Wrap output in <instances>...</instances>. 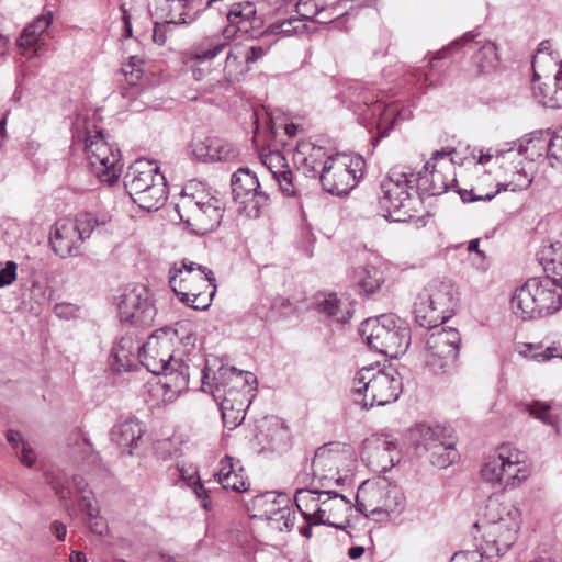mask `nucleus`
Returning <instances> with one entry per match:
<instances>
[{"label": "nucleus", "instance_id": "49", "mask_svg": "<svg viewBox=\"0 0 562 562\" xmlns=\"http://www.w3.org/2000/svg\"><path fill=\"white\" fill-rule=\"evenodd\" d=\"M526 411L539 419L546 425L557 427L558 426V416L552 413V407L549 403L541 401H533L529 404H526Z\"/></svg>", "mask_w": 562, "mask_h": 562}, {"label": "nucleus", "instance_id": "15", "mask_svg": "<svg viewBox=\"0 0 562 562\" xmlns=\"http://www.w3.org/2000/svg\"><path fill=\"white\" fill-rule=\"evenodd\" d=\"M461 336L453 327H440L426 338L422 352L424 366L434 374H445L457 366Z\"/></svg>", "mask_w": 562, "mask_h": 562}, {"label": "nucleus", "instance_id": "13", "mask_svg": "<svg viewBox=\"0 0 562 562\" xmlns=\"http://www.w3.org/2000/svg\"><path fill=\"white\" fill-rule=\"evenodd\" d=\"M417 186L416 175L393 168L380 183L378 207L386 220L406 222L411 218V191Z\"/></svg>", "mask_w": 562, "mask_h": 562}, {"label": "nucleus", "instance_id": "48", "mask_svg": "<svg viewBox=\"0 0 562 562\" xmlns=\"http://www.w3.org/2000/svg\"><path fill=\"white\" fill-rule=\"evenodd\" d=\"M328 10L329 9L319 7L315 0H299L296 3L297 18L302 19L303 22L310 20L325 24L327 20L322 19L321 15Z\"/></svg>", "mask_w": 562, "mask_h": 562}, {"label": "nucleus", "instance_id": "35", "mask_svg": "<svg viewBox=\"0 0 562 562\" xmlns=\"http://www.w3.org/2000/svg\"><path fill=\"white\" fill-rule=\"evenodd\" d=\"M449 429L441 425H430L427 423L417 424L411 429V439L415 442L417 448L429 450L431 448L439 447L441 440L449 437Z\"/></svg>", "mask_w": 562, "mask_h": 562}, {"label": "nucleus", "instance_id": "22", "mask_svg": "<svg viewBox=\"0 0 562 562\" xmlns=\"http://www.w3.org/2000/svg\"><path fill=\"white\" fill-rule=\"evenodd\" d=\"M323 501L316 508L314 525H326L345 530L350 526L347 515L351 512V502L342 494L323 490Z\"/></svg>", "mask_w": 562, "mask_h": 562}, {"label": "nucleus", "instance_id": "61", "mask_svg": "<svg viewBox=\"0 0 562 562\" xmlns=\"http://www.w3.org/2000/svg\"><path fill=\"white\" fill-rule=\"evenodd\" d=\"M180 473H181V477L183 480H187L189 484L194 485L193 490H194V493L198 495V497H202L206 493L203 484L200 482V477L195 470L192 471V473L189 474L188 476H186V473L183 472V470H180Z\"/></svg>", "mask_w": 562, "mask_h": 562}, {"label": "nucleus", "instance_id": "14", "mask_svg": "<svg viewBox=\"0 0 562 562\" xmlns=\"http://www.w3.org/2000/svg\"><path fill=\"white\" fill-rule=\"evenodd\" d=\"M176 211L181 222L196 235L213 232L224 214L223 203L203 191L183 192L176 204Z\"/></svg>", "mask_w": 562, "mask_h": 562}, {"label": "nucleus", "instance_id": "39", "mask_svg": "<svg viewBox=\"0 0 562 562\" xmlns=\"http://www.w3.org/2000/svg\"><path fill=\"white\" fill-rule=\"evenodd\" d=\"M323 497V490L300 488L296 491L295 504L307 522L314 524L316 508L319 507L318 504H322Z\"/></svg>", "mask_w": 562, "mask_h": 562}, {"label": "nucleus", "instance_id": "26", "mask_svg": "<svg viewBox=\"0 0 562 562\" xmlns=\"http://www.w3.org/2000/svg\"><path fill=\"white\" fill-rule=\"evenodd\" d=\"M341 462V456L335 443H326L319 447L312 460V473L314 477L321 481L334 480L336 483L340 481L338 469Z\"/></svg>", "mask_w": 562, "mask_h": 562}, {"label": "nucleus", "instance_id": "7", "mask_svg": "<svg viewBox=\"0 0 562 562\" xmlns=\"http://www.w3.org/2000/svg\"><path fill=\"white\" fill-rule=\"evenodd\" d=\"M124 187L132 200L143 210L157 211L167 200V184L159 167L139 159L132 164L124 176Z\"/></svg>", "mask_w": 562, "mask_h": 562}, {"label": "nucleus", "instance_id": "12", "mask_svg": "<svg viewBox=\"0 0 562 562\" xmlns=\"http://www.w3.org/2000/svg\"><path fill=\"white\" fill-rule=\"evenodd\" d=\"M405 495L400 486L385 477L364 481L356 495V509L368 516L398 517L405 508Z\"/></svg>", "mask_w": 562, "mask_h": 562}, {"label": "nucleus", "instance_id": "51", "mask_svg": "<svg viewBox=\"0 0 562 562\" xmlns=\"http://www.w3.org/2000/svg\"><path fill=\"white\" fill-rule=\"evenodd\" d=\"M240 154L239 148L231 140L216 136L214 162H232L235 161Z\"/></svg>", "mask_w": 562, "mask_h": 562}, {"label": "nucleus", "instance_id": "1", "mask_svg": "<svg viewBox=\"0 0 562 562\" xmlns=\"http://www.w3.org/2000/svg\"><path fill=\"white\" fill-rule=\"evenodd\" d=\"M256 381L251 372L237 370L215 357L206 359L201 389L218 403L226 428L233 430L244 420L246 402Z\"/></svg>", "mask_w": 562, "mask_h": 562}, {"label": "nucleus", "instance_id": "44", "mask_svg": "<svg viewBox=\"0 0 562 562\" xmlns=\"http://www.w3.org/2000/svg\"><path fill=\"white\" fill-rule=\"evenodd\" d=\"M321 313L331 317L340 324L347 323L351 317V311L346 302H341L335 293H330L318 303Z\"/></svg>", "mask_w": 562, "mask_h": 562}, {"label": "nucleus", "instance_id": "28", "mask_svg": "<svg viewBox=\"0 0 562 562\" xmlns=\"http://www.w3.org/2000/svg\"><path fill=\"white\" fill-rule=\"evenodd\" d=\"M263 166L271 172L280 190L288 196L296 195V184L293 173L286 164L285 157L278 150L260 155Z\"/></svg>", "mask_w": 562, "mask_h": 562}, {"label": "nucleus", "instance_id": "29", "mask_svg": "<svg viewBox=\"0 0 562 562\" xmlns=\"http://www.w3.org/2000/svg\"><path fill=\"white\" fill-rule=\"evenodd\" d=\"M423 300L429 301L448 318L453 315L456 301L453 285L449 280L434 279L420 292Z\"/></svg>", "mask_w": 562, "mask_h": 562}, {"label": "nucleus", "instance_id": "41", "mask_svg": "<svg viewBox=\"0 0 562 562\" xmlns=\"http://www.w3.org/2000/svg\"><path fill=\"white\" fill-rule=\"evenodd\" d=\"M355 283L367 294L375 292L384 282L383 272L374 266L359 267L353 272Z\"/></svg>", "mask_w": 562, "mask_h": 562}, {"label": "nucleus", "instance_id": "42", "mask_svg": "<svg viewBox=\"0 0 562 562\" xmlns=\"http://www.w3.org/2000/svg\"><path fill=\"white\" fill-rule=\"evenodd\" d=\"M366 109L361 113L363 123H376V127L381 130L384 124L390 120H394L396 109L392 105L385 104L382 101H372L368 103L364 101Z\"/></svg>", "mask_w": 562, "mask_h": 562}, {"label": "nucleus", "instance_id": "20", "mask_svg": "<svg viewBox=\"0 0 562 562\" xmlns=\"http://www.w3.org/2000/svg\"><path fill=\"white\" fill-rule=\"evenodd\" d=\"M231 182L234 199L244 205L249 216L259 217L269 205V195L261 190L256 173L239 168Z\"/></svg>", "mask_w": 562, "mask_h": 562}, {"label": "nucleus", "instance_id": "25", "mask_svg": "<svg viewBox=\"0 0 562 562\" xmlns=\"http://www.w3.org/2000/svg\"><path fill=\"white\" fill-rule=\"evenodd\" d=\"M288 503L289 499L285 494L267 492L258 495L252 501V506L258 512L255 516L276 521L284 519V526L289 528V517L291 512Z\"/></svg>", "mask_w": 562, "mask_h": 562}, {"label": "nucleus", "instance_id": "37", "mask_svg": "<svg viewBox=\"0 0 562 562\" xmlns=\"http://www.w3.org/2000/svg\"><path fill=\"white\" fill-rule=\"evenodd\" d=\"M374 450V457L379 461L381 471H386L398 462L397 443L389 437H379L368 443L367 449Z\"/></svg>", "mask_w": 562, "mask_h": 562}, {"label": "nucleus", "instance_id": "43", "mask_svg": "<svg viewBox=\"0 0 562 562\" xmlns=\"http://www.w3.org/2000/svg\"><path fill=\"white\" fill-rule=\"evenodd\" d=\"M517 350L522 357L539 363L547 362L552 358L562 359V353L555 345L544 347L542 342H524L518 346Z\"/></svg>", "mask_w": 562, "mask_h": 562}, {"label": "nucleus", "instance_id": "56", "mask_svg": "<svg viewBox=\"0 0 562 562\" xmlns=\"http://www.w3.org/2000/svg\"><path fill=\"white\" fill-rule=\"evenodd\" d=\"M15 452L20 461L27 468H31L35 464L36 453L27 441L22 442V447H20V449Z\"/></svg>", "mask_w": 562, "mask_h": 562}, {"label": "nucleus", "instance_id": "19", "mask_svg": "<svg viewBox=\"0 0 562 562\" xmlns=\"http://www.w3.org/2000/svg\"><path fill=\"white\" fill-rule=\"evenodd\" d=\"M117 308L121 322L135 326L151 325L157 313L149 291L144 285L126 288L121 295Z\"/></svg>", "mask_w": 562, "mask_h": 562}, {"label": "nucleus", "instance_id": "16", "mask_svg": "<svg viewBox=\"0 0 562 562\" xmlns=\"http://www.w3.org/2000/svg\"><path fill=\"white\" fill-rule=\"evenodd\" d=\"M364 160L359 155L336 154L327 158L318 179L327 192L346 195L362 177Z\"/></svg>", "mask_w": 562, "mask_h": 562}, {"label": "nucleus", "instance_id": "64", "mask_svg": "<svg viewBox=\"0 0 562 562\" xmlns=\"http://www.w3.org/2000/svg\"><path fill=\"white\" fill-rule=\"evenodd\" d=\"M50 530L55 535L57 540L64 541L66 539L67 526L64 522L59 520H54L50 525Z\"/></svg>", "mask_w": 562, "mask_h": 562}, {"label": "nucleus", "instance_id": "59", "mask_svg": "<svg viewBox=\"0 0 562 562\" xmlns=\"http://www.w3.org/2000/svg\"><path fill=\"white\" fill-rule=\"evenodd\" d=\"M90 531L94 535L103 536L108 531V525L103 517L98 514L95 518H86Z\"/></svg>", "mask_w": 562, "mask_h": 562}, {"label": "nucleus", "instance_id": "47", "mask_svg": "<svg viewBox=\"0 0 562 562\" xmlns=\"http://www.w3.org/2000/svg\"><path fill=\"white\" fill-rule=\"evenodd\" d=\"M46 481L61 501L70 499L71 490L69 480L63 470L57 469L47 471Z\"/></svg>", "mask_w": 562, "mask_h": 562}, {"label": "nucleus", "instance_id": "58", "mask_svg": "<svg viewBox=\"0 0 562 562\" xmlns=\"http://www.w3.org/2000/svg\"><path fill=\"white\" fill-rule=\"evenodd\" d=\"M268 50H269V47H265L261 45H255V46L249 47L246 50L244 49L245 63L251 64V63L258 61L263 56H266Z\"/></svg>", "mask_w": 562, "mask_h": 562}, {"label": "nucleus", "instance_id": "32", "mask_svg": "<svg viewBox=\"0 0 562 562\" xmlns=\"http://www.w3.org/2000/svg\"><path fill=\"white\" fill-rule=\"evenodd\" d=\"M218 471L215 473L216 481L225 490L235 492H245L249 483L246 480L243 467L238 460L233 457L225 456L220 460Z\"/></svg>", "mask_w": 562, "mask_h": 562}, {"label": "nucleus", "instance_id": "18", "mask_svg": "<svg viewBox=\"0 0 562 562\" xmlns=\"http://www.w3.org/2000/svg\"><path fill=\"white\" fill-rule=\"evenodd\" d=\"M454 149H441L432 153L424 168L427 173L416 176L417 184L429 195H440L456 182L454 166L450 155Z\"/></svg>", "mask_w": 562, "mask_h": 562}, {"label": "nucleus", "instance_id": "27", "mask_svg": "<svg viewBox=\"0 0 562 562\" xmlns=\"http://www.w3.org/2000/svg\"><path fill=\"white\" fill-rule=\"evenodd\" d=\"M552 142L553 133L551 131H536L519 144L516 154L524 156L530 161L539 158L553 159ZM507 154L514 156L515 151L509 149Z\"/></svg>", "mask_w": 562, "mask_h": 562}, {"label": "nucleus", "instance_id": "4", "mask_svg": "<svg viewBox=\"0 0 562 562\" xmlns=\"http://www.w3.org/2000/svg\"><path fill=\"white\" fill-rule=\"evenodd\" d=\"M521 512L510 501L490 499L484 514L481 562L504 555L516 542Z\"/></svg>", "mask_w": 562, "mask_h": 562}, {"label": "nucleus", "instance_id": "8", "mask_svg": "<svg viewBox=\"0 0 562 562\" xmlns=\"http://www.w3.org/2000/svg\"><path fill=\"white\" fill-rule=\"evenodd\" d=\"M359 334L371 349L391 358L403 355L411 344V329L394 314L367 318Z\"/></svg>", "mask_w": 562, "mask_h": 562}, {"label": "nucleus", "instance_id": "45", "mask_svg": "<svg viewBox=\"0 0 562 562\" xmlns=\"http://www.w3.org/2000/svg\"><path fill=\"white\" fill-rule=\"evenodd\" d=\"M437 445L440 446V448L436 447L427 451L430 453L431 463L438 468L445 469L456 461L458 452L454 448L451 435Z\"/></svg>", "mask_w": 562, "mask_h": 562}, {"label": "nucleus", "instance_id": "46", "mask_svg": "<svg viewBox=\"0 0 562 562\" xmlns=\"http://www.w3.org/2000/svg\"><path fill=\"white\" fill-rule=\"evenodd\" d=\"M216 136L193 138L190 143V154L199 161L214 162Z\"/></svg>", "mask_w": 562, "mask_h": 562}, {"label": "nucleus", "instance_id": "6", "mask_svg": "<svg viewBox=\"0 0 562 562\" xmlns=\"http://www.w3.org/2000/svg\"><path fill=\"white\" fill-rule=\"evenodd\" d=\"M75 130L77 138L82 139L85 144V153L92 173L101 182L114 183L122 172L120 149L106 139L93 120L78 117Z\"/></svg>", "mask_w": 562, "mask_h": 562}, {"label": "nucleus", "instance_id": "50", "mask_svg": "<svg viewBox=\"0 0 562 562\" xmlns=\"http://www.w3.org/2000/svg\"><path fill=\"white\" fill-rule=\"evenodd\" d=\"M273 33L281 36H291L295 34H304L306 32V24L297 16L277 21L271 25Z\"/></svg>", "mask_w": 562, "mask_h": 562}, {"label": "nucleus", "instance_id": "17", "mask_svg": "<svg viewBox=\"0 0 562 562\" xmlns=\"http://www.w3.org/2000/svg\"><path fill=\"white\" fill-rule=\"evenodd\" d=\"M212 270L193 261L175 262L168 272V282L181 303L189 302L190 294L207 290L215 282Z\"/></svg>", "mask_w": 562, "mask_h": 562}, {"label": "nucleus", "instance_id": "52", "mask_svg": "<svg viewBox=\"0 0 562 562\" xmlns=\"http://www.w3.org/2000/svg\"><path fill=\"white\" fill-rule=\"evenodd\" d=\"M215 292L216 284L215 282H212L207 290H200L199 292H194V294H190L189 302L184 304L193 310L204 311L211 305Z\"/></svg>", "mask_w": 562, "mask_h": 562}, {"label": "nucleus", "instance_id": "40", "mask_svg": "<svg viewBox=\"0 0 562 562\" xmlns=\"http://www.w3.org/2000/svg\"><path fill=\"white\" fill-rule=\"evenodd\" d=\"M53 14L50 12L38 15L32 23L23 30L18 44L23 48H32L38 41L42 34L52 24Z\"/></svg>", "mask_w": 562, "mask_h": 562}, {"label": "nucleus", "instance_id": "10", "mask_svg": "<svg viewBox=\"0 0 562 562\" xmlns=\"http://www.w3.org/2000/svg\"><path fill=\"white\" fill-rule=\"evenodd\" d=\"M104 224V218L88 211L79 212L75 217L59 218L50 227L49 246L63 259L77 257L81 254L83 243Z\"/></svg>", "mask_w": 562, "mask_h": 562}, {"label": "nucleus", "instance_id": "53", "mask_svg": "<svg viewBox=\"0 0 562 562\" xmlns=\"http://www.w3.org/2000/svg\"><path fill=\"white\" fill-rule=\"evenodd\" d=\"M142 65L143 59L136 55L131 56L128 61L123 64L122 72L124 74L126 81L130 85H136L142 78Z\"/></svg>", "mask_w": 562, "mask_h": 562}, {"label": "nucleus", "instance_id": "24", "mask_svg": "<svg viewBox=\"0 0 562 562\" xmlns=\"http://www.w3.org/2000/svg\"><path fill=\"white\" fill-rule=\"evenodd\" d=\"M145 429L137 418L127 417L117 420L112 427L110 439L113 443L119 446L123 452L133 456L138 448Z\"/></svg>", "mask_w": 562, "mask_h": 562}, {"label": "nucleus", "instance_id": "38", "mask_svg": "<svg viewBox=\"0 0 562 562\" xmlns=\"http://www.w3.org/2000/svg\"><path fill=\"white\" fill-rule=\"evenodd\" d=\"M538 258L547 276L551 273V277L562 282V243L555 241L543 245L538 254Z\"/></svg>", "mask_w": 562, "mask_h": 562}, {"label": "nucleus", "instance_id": "3", "mask_svg": "<svg viewBox=\"0 0 562 562\" xmlns=\"http://www.w3.org/2000/svg\"><path fill=\"white\" fill-rule=\"evenodd\" d=\"M226 18L228 25L222 34L205 36L181 54L182 63L191 71L194 80H202L212 72L203 65L222 54L235 33L246 34L262 25V19L257 14L255 3L250 1L232 4Z\"/></svg>", "mask_w": 562, "mask_h": 562}, {"label": "nucleus", "instance_id": "31", "mask_svg": "<svg viewBox=\"0 0 562 562\" xmlns=\"http://www.w3.org/2000/svg\"><path fill=\"white\" fill-rule=\"evenodd\" d=\"M462 46L467 52H473V63L476 65L479 72H490L497 67L498 55L496 46L492 42H473V36L470 34L464 35L460 41H457L452 46Z\"/></svg>", "mask_w": 562, "mask_h": 562}, {"label": "nucleus", "instance_id": "30", "mask_svg": "<svg viewBox=\"0 0 562 562\" xmlns=\"http://www.w3.org/2000/svg\"><path fill=\"white\" fill-rule=\"evenodd\" d=\"M140 345L132 336L121 337L112 347L110 364L115 372H127L133 370L139 361Z\"/></svg>", "mask_w": 562, "mask_h": 562}, {"label": "nucleus", "instance_id": "5", "mask_svg": "<svg viewBox=\"0 0 562 562\" xmlns=\"http://www.w3.org/2000/svg\"><path fill=\"white\" fill-rule=\"evenodd\" d=\"M561 307L562 282L550 276L527 280L510 299L513 313L522 319L546 317Z\"/></svg>", "mask_w": 562, "mask_h": 562}, {"label": "nucleus", "instance_id": "11", "mask_svg": "<svg viewBox=\"0 0 562 562\" xmlns=\"http://www.w3.org/2000/svg\"><path fill=\"white\" fill-rule=\"evenodd\" d=\"M529 475L524 452L509 443H503L488 453L481 467L482 480L503 488L517 487Z\"/></svg>", "mask_w": 562, "mask_h": 562}, {"label": "nucleus", "instance_id": "36", "mask_svg": "<svg viewBox=\"0 0 562 562\" xmlns=\"http://www.w3.org/2000/svg\"><path fill=\"white\" fill-rule=\"evenodd\" d=\"M415 322L424 328L437 329L439 325L449 318L427 300H423L422 295H417L413 310Z\"/></svg>", "mask_w": 562, "mask_h": 562}, {"label": "nucleus", "instance_id": "9", "mask_svg": "<svg viewBox=\"0 0 562 562\" xmlns=\"http://www.w3.org/2000/svg\"><path fill=\"white\" fill-rule=\"evenodd\" d=\"M355 402L363 408L395 402L402 393V379L393 369L361 368L353 378Z\"/></svg>", "mask_w": 562, "mask_h": 562}, {"label": "nucleus", "instance_id": "2", "mask_svg": "<svg viewBox=\"0 0 562 562\" xmlns=\"http://www.w3.org/2000/svg\"><path fill=\"white\" fill-rule=\"evenodd\" d=\"M178 339L177 330L162 327L153 333L147 341L140 346L139 363L153 374H164V401L172 402L189 385V364L182 358H176L173 344Z\"/></svg>", "mask_w": 562, "mask_h": 562}, {"label": "nucleus", "instance_id": "21", "mask_svg": "<svg viewBox=\"0 0 562 562\" xmlns=\"http://www.w3.org/2000/svg\"><path fill=\"white\" fill-rule=\"evenodd\" d=\"M225 50L226 57L221 71L211 68L212 60L203 65V67H207L212 71L204 78L206 82L205 89L210 92L216 89H226L231 82L237 81L245 71L244 47L228 43L224 52ZM201 81H203V79Z\"/></svg>", "mask_w": 562, "mask_h": 562}, {"label": "nucleus", "instance_id": "23", "mask_svg": "<svg viewBox=\"0 0 562 562\" xmlns=\"http://www.w3.org/2000/svg\"><path fill=\"white\" fill-rule=\"evenodd\" d=\"M330 156L326 148L311 140H300L293 151V162L305 177L317 178L322 167Z\"/></svg>", "mask_w": 562, "mask_h": 562}, {"label": "nucleus", "instance_id": "33", "mask_svg": "<svg viewBox=\"0 0 562 562\" xmlns=\"http://www.w3.org/2000/svg\"><path fill=\"white\" fill-rule=\"evenodd\" d=\"M535 80L532 86L535 99L546 108H562V66L557 71L553 80L549 82H538Z\"/></svg>", "mask_w": 562, "mask_h": 562}, {"label": "nucleus", "instance_id": "34", "mask_svg": "<svg viewBox=\"0 0 562 562\" xmlns=\"http://www.w3.org/2000/svg\"><path fill=\"white\" fill-rule=\"evenodd\" d=\"M70 456L80 464L89 468H100L101 458L90 440L80 431H75L68 442Z\"/></svg>", "mask_w": 562, "mask_h": 562}, {"label": "nucleus", "instance_id": "60", "mask_svg": "<svg viewBox=\"0 0 562 562\" xmlns=\"http://www.w3.org/2000/svg\"><path fill=\"white\" fill-rule=\"evenodd\" d=\"M551 48V44L550 42L548 41H544L542 43H540L539 45V48L537 49V53L536 55L533 56V60H532V68H533V80H538L540 79V75L539 72L537 71V64L538 61L544 56V55H548L550 56L551 53L549 52Z\"/></svg>", "mask_w": 562, "mask_h": 562}, {"label": "nucleus", "instance_id": "57", "mask_svg": "<svg viewBox=\"0 0 562 562\" xmlns=\"http://www.w3.org/2000/svg\"><path fill=\"white\" fill-rule=\"evenodd\" d=\"M450 562H481L480 546L476 550L456 552ZM483 562H492V560L484 559Z\"/></svg>", "mask_w": 562, "mask_h": 562}, {"label": "nucleus", "instance_id": "63", "mask_svg": "<svg viewBox=\"0 0 562 562\" xmlns=\"http://www.w3.org/2000/svg\"><path fill=\"white\" fill-rule=\"evenodd\" d=\"M553 159L562 162V126L553 133Z\"/></svg>", "mask_w": 562, "mask_h": 562}, {"label": "nucleus", "instance_id": "54", "mask_svg": "<svg viewBox=\"0 0 562 562\" xmlns=\"http://www.w3.org/2000/svg\"><path fill=\"white\" fill-rule=\"evenodd\" d=\"M93 501L94 496L92 491H89L88 494L79 495L78 507L79 510L85 514L86 518H95V516L100 514V508L94 505Z\"/></svg>", "mask_w": 562, "mask_h": 562}, {"label": "nucleus", "instance_id": "55", "mask_svg": "<svg viewBox=\"0 0 562 562\" xmlns=\"http://www.w3.org/2000/svg\"><path fill=\"white\" fill-rule=\"evenodd\" d=\"M18 265L14 261H7L4 267L0 266V288L12 284L16 279Z\"/></svg>", "mask_w": 562, "mask_h": 562}, {"label": "nucleus", "instance_id": "62", "mask_svg": "<svg viewBox=\"0 0 562 562\" xmlns=\"http://www.w3.org/2000/svg\"><path fill=\"white\" fill-rule=\"evenodd\" d=\"M499 190L501 189H498L495 192L486 193L485 195H476L472 191H467V190L460 191L459 193H460L462 201L465 203H469V202H475V201H491L499 192Z\"/></svg>", "mask_w": 562, "mask_h": 562}]
</instances>
